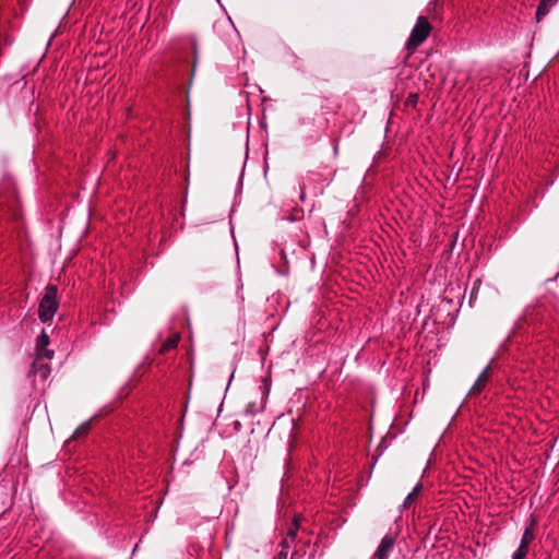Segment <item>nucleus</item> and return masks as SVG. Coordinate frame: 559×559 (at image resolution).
<instances>
[{"label":"nucleus","mask_w":559,"mask_h":559,"mask_svg":"<svg viewBox=\"0 0 559 559\" xmlns=\"http://www.w3.org/2000/svg\"><path fill=\"white\" fill-rule=\"evenodd\" d=\"M176 345H177V338H174V340H171V341L169 342V346H170V347H174V346H176Z\"/></svg>","instance_id":"12"},{"label":"nucleus","mask_w":559,"mask_h":559,"mask_svg":"<svg viewBox=\"0 0 559 559\" xmlns=\"http://www.w3.org/2000/svg\"><path fill=\"white\" fill-rule=\"evenodd\" d=\"M34 372L36 374L40 376V378L43 380H45L50 373V368L46 364H40V362L36 361L34 364Z\"/></svg>","instance_id":"6"},{"label":"nucleus","mask_w":559,"mask_h":559,"mask_svg":"<svg viewBox=\"0 0 559 559\" xmlns=\"http://www.w3.org/2000/svg\"><path fill=\"white\" fill-rule=\"evenodd\" d=\"M49 344V337L47 334L43 333L39 335L37 340V353L39 357H45L47 359H51L53 353L51 350L46 349Z\"/></svg>","instance_id":"3"},{"label":"nucleus","mask_w":559,"mask_h":559,"mask_svg":"<svg viewBox=\"0 0 559 559\" xmlns=\"http://www.w3.org/2000/svg\"><path fill=\"white\" fill-rule=\"evenodd\" d=\"M557 2V0H542L539 3L537 11H536V17L539 21L545 15L548 14L550 8Z\"/></svg>","instance_id":"4"},{"label":"nucleus","mask_w":559,"mask_h":559,"mask_svg":"<svg viewBox=\"0 0 559 559\" xmlns=\"http://www.w3.org/2000/svg\"><path fill=\"white\" fill-rule=\"evenodd\" d=\"M297 530H298V523H297V519H295L294 527L289 528V531L287 533V536H286V538L283 542L285 545L288 544V539H290V540L295 539Z\"/></svg>","instance_id":"10"},{"label":"nucleus","mask_w":559,"mask_h":559,"mask_svg":"<svg viewBox=\"0 0 559 559\" xmlns=\"http://www.w3.org/2000/svg\"><path fill=\"white\" fill-rule=\"evenodd\" d=\"M421 490V485L418 484L414 487V489L412 490V492H409L407 495V497L405 498V501H404V508H407L413 501L414 499L418 496V493L420 492Z\"/></svg>","instance_id":"8"},{"label":"nucleus","mask_w":559,"mask_h":559,"mask_svg":"<svg viewBox=\"0 0 559 559\" xmlns=\"http://www.w3.org/2000/svg\"><path fill=\"white\" fill-rule=\"evenodd\" d=\"M430 32L431 25L428 20L424 16H419L406 43L407 50L411 52L415 51V49L428 38Z\"/></svg>","instance_id":"2"},{"label":"nucleus","mask_w":559,"mask_h":559,"mask_svg":"<svg viewBox=\"0 0 559 559\" xmlns=\"http://www.w3.org/2000/svg\"><path fill=\"white\" fill-rule=\"evenodd\" d=\"M59 308L57 299V287L49 285L45 289V294L39 302L38 316L43 322L50 321Z\"/></svg>","instance_id":"1"},{"label":"nucleus","mask_w":559,"mask_h":559,"mask_svg":"<svg viewBox=\"0 0 559 559\" xmlns=\"http://www.w3.org/2000/svg\"><path fill=\"white\" fill-rule=\"evenodd\" d=\"M90 430V424L88 423H84L82 424L74 432L73 437L74 438H80L82 436H85Z\"/></svg>","instance_id":"9"},{"label":"nucleus","mask_w":559,"mask_h":559,"mask_svg":"<svg viewBox=\"0 0 559 559\" xmlns=\"http://www.w3.org/2000/svg\"><path fill=\"white\" fill-rule=\"evenodd\" d=\"M488 380V368L484 369L472 388L473 393H479Z\"/></svg>","instance_id":"5"},{"label":"nucleus","mask_w":559,"mask_h":559,"mask_svg":"<svg viewBox=\"0 0 559 559\" xmlns=\"http://www.w3.org/2000/svg\"><path fill=\"white\" fill-rule=\"evenodd\" d=\"M534 538V533L532 531V528L527 527L522 536V539H521V543H520V546L522 548H526L528 549V545L531 544V542L533 540Z\"/></svg>","instance_id":"7"},{"label":"nucleus","mask_w":559,"mask_h":559,"mask_svg":"<svg viewBox=\"0 0 559 559\" xmlns=\"http://www.w3.org/2000/svg\"><path fill=\"white\" fill-rule=\"evenodd\" d=\"M527 550L528 549L519 546L518 550L513 554V559H524L527 554Z\"/></svg>","instance_id":"11"}]
</instances>
